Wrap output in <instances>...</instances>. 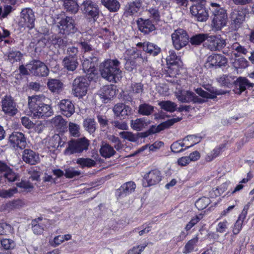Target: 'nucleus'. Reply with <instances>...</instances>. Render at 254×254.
I'll return each instance as SVG.
<instances>
[{
	"label": "nucleus",
	"mask_w": 254,
	"mask_h": 254,
	"mask_svg": "<svg viewBox=\"0 0 254 254\" xmlns=\"http://www.w3.org/2000/svg\"><path fill=\"white\" fill-rule=\"evenodd\" d=\"M51 123L52 125L60 129H64L66 126L67 122L61 116H56L52 120Z\"/></svg>",
	"instance_id": "obj_43"
},
{
	"label": "nucleus",
	"mask_w": 254,
	"mask_h": 254,
	"mask_svg": "<svg viewBox=\"0 0 254 254\" xmlns=\"http://www.w3.org/2000/svg\"><path fill=\"white\" fill-rule=\"evenodd\" d=\"M130 58L134 60H137L138 63L147 62L146 58H143L141 54V52L137 50H133L130 53Z\"/></svg>",
	"instance_id": "obj_57"
},
{
	"label": "nucleus",
	"mask_w": 254,
	"mask_h": 254,
	"mask_svg": "<svg viewBox=\"0 0 254 254\" xmlns=\"http://www.w3.org/2000/svg\"><path fill=\"white\" fill-rule=\"evenodd\" d=\"M225 147V145L223 144L216 147L212 151L207 154L205 158L206 161L210 162L217 157L222 152Z\"/></svg>",
	"instance_id": "obj_39"
},
{
	"label": "nucleus",
	"mask_w": 254,
	"mask_h": 254,
	"mask_svg": "<svg viewBox=\"0 0 254 254\" xmlns=\"http://www.w3.org/2000/svg\"><path fill=\"white\" fill-rule=\"evenodd\" d=\"M9 142L13 147L24 148L26 145V138L24 135L20 132H13L9 136Z\"/></svg>",
	"instance_id": "obj_19"
},
{
	"label": "nucleus",
	"mask_w": 254,
	"mask_h": 254,
	"mask_svg": "<svg viewBox=\"0 0 254 254\" xmlns=\"http://www.w3.org/2000/svg\"><path fill=\"white\" fill-rule=\"evenodd\" d=\"M49 89L53 92L59 93L63 88V84L59 79H49L47 83Z\"/></svg>",
	"instance_id": "obj_34"
},
{
	"label": "nucleus",
	"mask_w": 254,
	"mask_h": 254,
	"mask_svg": "<svg viewBox=\"0 0 254 254\" xmlns=\"http://www.w3.org/2000/svg\"><path fill=\"white\" fill-rule=\"evenodd\" d=\"M97 53L93 52L92 56L84 54L83 56V61L82 62V67L84 72L88 74L94 73L95 66L97 62Z\"/></svg>",
	"instance_id": "obj_11"
},
{
	"label": "nucleus",
	"mask_w": 254,
	"mask_h": 254,
	"mask_svg": "<svg viewBox=\"0 0 254 254\" xmlns=\"http://www.w3.org/2000/svg\"><path fill=\"white\" fill-rule=\"evenodd\" d=\"M23 160L26 163L35 165L39 159V156L34 151L31 149H25L22 155Z\"/></svg>",
	"instance_id": "obj_27"
},
{
	"label": "nucleus",
	"mask_w": 254,
	"mask_h": 254,
	"mask_svg": "<svg viewBox=\"0 0 254 254\" xmlns=\"http://www.w3.org/2000/svg\"><path fill=\"white\" fill-rule=\"evenodd\" d=\"M79 45L84 52L83 55L87 54V55L92 56L93 52H96L93 49L92 46L86 41H81L79 43Z\"/></svg>",
	"instance_id": "obj_53"
},
{
	"label": "nucleus",
	"mask_w": 254,
	"mask_h": 254,
	"mask_svg": "<svg viewBox=\"0 0 254 254\" xmlns=\"http://www.w3.org/2000/svg\"><path fill=\"white\" fill-rule=\"evenodd\" d=\"M136 46L142 47L144 51L153 56H157L161 52L160 48L157 45L149 42L138 43Z\"/></svg>",
	"instance_id": "obj_25"
},
{
	"label": "nucleus",
	"mask_w": 254,
	"mask_h": 254,
	"mask_svg": "<svg viewBox=\"0 0 254 254\" xmlns=\"http://www.w3.org/2000/svg\"><path fill=\"white\" fill-rule=\"evenodd\" d=\"M2 247L5 250L13 249L15 246L14 242L9 239H4L1 241Z\"/></svg>",
	"instance_id": "obj_59"
},
{
	"label": "nucleus",
	"mask_w": 254,
	"mask_h": 254,
	"mask_svg": "<svg viewBox=\"0 0 254 254\" xmlns=\"http://www.w3.org/2000/svg\"><path fill=\"white\" fill-rule=\"evenodd\" d=\"M210 203V200L208 197H203L199 198L195 203V205L198 210H203Z\"/></svg>",
	"instance_id": "obj_51"
},
{
	"label": "nucleus",
	"mask_w": 254,
	"mask_h": 254,
	"mask_svg": "<svg viewBox=\"0 0 254 254\" xmlns=\"http://www.w3.org/2000/svg\"><path fill=\"white\" fill-rule=\"evenodd\" d=\"M113 111L117 117H122L123 119L132 114L131 108L123 103L116 104L113 108Z\"/></svg>",
	"instance_id": "obj_24"
},
{
	"label": "nucleus",
	"mask_w": 254,
	"mask_h": 254,
	"mask_svg": "<svg viewBox=\"0 0 254 254\" xmlns=\"http://www.w3.org/2000/svg\"><path fill=\"white\" fill-rule=\"evenodd\" d=\"M64 67L68 71H73L79 65L76 57H65L63 60Z\"/></svg>",
	"instance_id": "obj_29"
},
{
	"label": "nucleus",
	"mask_w": 254,
	"mask_h": 254,
	"mask_svg": "<svg viewBox=\"0 0 254 254\" xmlns=\"http://www.w3.org/2000/svg\"><path fill=\"white\" fill-rule=\"evenodd\" d=\"M100 153L101 156L108 158L114 155L116 153L114 148L105 141H102L100 149Z\"/></svg>",
	"instance_id": "obj_30"
},
{
	"label": "nucleus",
	"mask_w": 254,
	"mask_h": 254,
	"mask_svg": "<svg viewBox=\"0 0 254 254\" xmlns=\"http://www.w3.org/2000/svg\"><path fill=\"white\" fill-rule=\"evenodd\" d=\"M166 60L168 64L173 65L177 63L179 58L176 55L175 52L172 50L169 51V56L167 57Z\"/></svg>",
	"instance_id": "obj_58"
},
{
	"label": "nucleus",
	"mask_w": 254,
	"mask_h": 254,
	"mask_svg": "<svg viewBox=\"0 0 254 254\" xmlns=\"http://www.w3.org/2000/svg\"><path fill=\"white\" fill-rule=\"evenodd\" d=\"M83 13L95 22L99 17L100 9L98 5L90 0L83 1L81 5Z\"/></svg>",
	"instance_id": "obj_8"
},
{
	"label": "nucleus",
	"mask_w": 254,
	"mask_h": 254,
	"mask_svg": "<svg viewBox=\"0 0 254 254\" xmlns=\"http://www.w3.org/2000/svg\"><path fill=\"white\" fill-rule=\"evenodd\" d=\"M187 144H188L184 142L183 139L182 140H179L173 143L171 145V149L172 151L174 153H179L186 149L183 147L187 146Z\"/></svg>",
	"instance_id": "obj_47"
},
{
	"label": "nucleus",
	"mask_w": 254,
	"mask_h": 254,
	"mask_svg": "<svg viewBox=\"0 0 254 254\" xmlns=\"http://www.w3.org/2000/svg\"><path fill=\"white\" fill-rule=\"evenodd\" d=\"M144 179L146 181L147 185L144 187H149L158 184L162 179L160 172L157 170H153L149 172L144 176Z\"/></svg>",
	"instance_id": "obj_21"
},
{
	"label": "nucleus",
	"mask_w": 254,
	"mask_h": 254,
	"mask_svg": "<svg viewBox=\"0 0 254 254\" xmlns=\"http://www.w3.org/2000/svg\"><path fill=\"white\" fill-rule=\"evenodd\" d=\"M88 85L89 83L87 79L80 76L74 80L72 91L76 97H82L86 95Z\"/></svg>",
	"instance_id": "obj_10"
},
{
	"label": "nucleus",
	"mask_w": 254,
	"mask_h": 254,
	"mask_svg": "<svg viewBox=\"0 0 254 254\" xmlns=\"http://www.w3.org/2000/svg\"><path fill=\"white\" fill-rule=\"evenodd\" d=\"M190 11L198 21L204 22L208 18V10L204 6L203 4L191 6Z\"/></svg>",
	"instance_id": "obj_15"
},
{
	"label": "nucleus",
	"mask_w": 254,
	"mask_h": 254,
	"mask_svg": "<svg viewBox=\"0 0 254 254\" xmlns=\"http://www.w3.org/2000/svg\"><path fill=\"white\" fill-rule=\"evenodd\" d=\"M16 188H13L7 190H0V197L2 198H9L17 192Z\"/></svg>",
	"instance_id": "obj_54"
},
{
	"label": "nucleus",
	"mask_w": 254,
	"mask_h": 254,
	"mask_svg": "<svg viewBox=\"0 0 254 254\" xmlns=\"http://www.w3.org/2000/svg\"><path fill=\"white\" fill-rule=\"evenodd\" d=\"M203 44L204 46L212 52L220 51L226 46V40L220 35L209 36Z\"/></svg>",
	"instance_id": "obj_7"
},
{
	"label": "nucleus",
	"mask_w": 254,
	"mask_h": 254,
	"mask_svg": "<svg viewBox=\"0 0 254 254\" xmlns=\"http://www.w3.org/2000/svg\"><path fill=\"white\" fill-rule=\"evenodd\" d=\"M0 180H7L9 182H13L16 181L18 176L9 167L6 163L0 160Z\"/></svg>",
	"instance_id": "obj_16"
},
{
	"label": "nucleus",
	"mask_w": 254,
	"mask_h": 254,
	"mask_svg": "<svg viewBox=\"0 0 254 254\" xmlns=\"http://www.w3.org/2000/svg\"><path fill=\"white\" fill-rule=\"evenodd\" d=\"M1 108L4 114L9 116H14L18 111L16 103L10 96H5L2 98Z\"/></svg>",
	"instance_id": "obj_14"
},
{
	"label": "nucleus",
	"mask_w": 254,
	"mask_h": 254,
	"mask_svg": "<svg viewBox=\"0 0 254 254\" xmlns=\"http://www.w3.org/2000/svg\"><path fill=\"white\" fill-rule=\"evenodd\" d=\"M116 94V89L112 85L104 86L99 91V95L104 103H107Z\"/></svg>",
	"instance_id": "obj_22"
},
{
	"label": "nucleus",
	"mask_w": 254,
	"mask_h": 254,
	"mask_svg": "<svg viewBox=\"0 0 254 254\" xmlns=\"http://www.w3.org/2000/svg\"><path fill=\"white\" fill-rule=\"evenodd\" d=\"M246 14L243 10H233L231 13L232 27L236 30L240 28L245 20Z\"/></svg>",
	"instance_id": "obj_18"
},
{
	"label": "nucleus",
	"mask_w": 254,
	"mask_h": 254,
	"mask_svg": "<svg viewBox=\"0 0 254 254\" xmlns=\"http://www.w3.org/2000/svg\"><path fill=\"white\" fill-rule=\"evenodd\" d=\"M130 93L133 94H139L143 92V85L140 83H135L131 86Z\"/></svg>",
	"instance_id": "obj_63"
},
{
	"label": "nucleus",
	"mask_w": 254,
	"mask_h": 254,
	"mask_svg": "<svg viewBox=\"0 0 254 254\" xmlns=\"http://www.w3.org/2000/svg\"><path fill=\"white\" fill-rule=\"evenodd\" d=\"M28 68L31 74L38 76H47L49 72L46 65L37 60L32 61L28 64Z\"/></svg>",
	"instance_id": "obj_9"
},
{
	"label": "nucleus",
	"mask_w": 254,
	"mask_h": 254,
	"mask_svg": "<svg viewBox=\"0 0 254 254\" xmlns=\"http://www.w3.org/2000/svg\"><path fill=\"white\" fill-rule=\"evenodd\" d=\"M171 39L175 49L179 50L188 44L189 36L186 31L179 28L171 34Z\"/></svg>",
	"instance_id": "obj_6"
},
{
	"label": "nucleus",
	"mask_w": 254,
	"mask_h": 254,
	"mask_svg": "<svg viewBox=\"0 0 254 254\" xmlns=\"http://www.w3.org/2000/svg\"><path fill=\"white\" fill-rule=\"evenodd\" d=\"M17 187L30 191L33 188V185L27 181H21L20 183H16Z\"/></svg>",
	"instance_id": "obj_61"
},
{
	"label": "nucleus",
	"mask_w": 254,
	"mask_h": 254,
	"mask_svg": "<svg viewBox=\"0 0 254 254\" xmlns=\"http://www.w3.org/2000/svg\"><path fill=\"white\" fill-rule=\"evenodd\" d=\"M76 163L81 166L82 168H91L95 166L96 161L89 158H80L77 159Z\"/></svg>",
	"instance_id": "obj_42"
},
{
	"label": "nucleus",
	"mask_w": 254,
	"mask_h": 254,
	"mask_svg": "<svg viewBox=\"0 0 254 254\" xmlns=\"http://www.w3.org/2000/svg\"><path fill=\"white\" fill-rule=\"evenodd\" d=\"M120 64V61L116 59L105 60L100 65L102 77L110 82H117L122 77Z\"/></svg>",
	"instance_id": "obj_1"
},
{
	"label": "nucleus",
	"mask_w": 254,
	"mask_h": 254,
	"mask_svg": "<svg viewBox=\"0 0 254 254\" xmlns=\"http://www.w3.org/2000/svg\"><path fill=\"white\" fill-rule=\"evenodd\" d=\"M21 22L24 26L31 29L34 27L35 17L33 11L29 8H25L21 11Z\"/></svg>",
	"instance_id": "obj_17"
},
{
	"label": "nucleus",
	"mask_w": 254,
	"mask_h": 254,
	"mask_svg": "<svg viewBox=\"0 0 254 254\" xmlns=\"http://www.w3.org/2000/svg\"><path fill=\"white\" fill-rule=\"evenodd\" d=\"M13 231L12 226L5 222L0 223V235H6L11 234Z\"/></svg>",
	"instance_id": "obj_52"
},
{
	"label": "nucleus",
	"mask_w": 254,
	"mask_h": 254,
	"mask_svg": "<svg viewBox=\"0 0 254 254\" xmlns=\"http://www.w3.org/2000/svg\"><path fill=\"white\" fill-rule=\"evenodd\" d=\"M83 127L90 134H93L96 130V122L94 119L87 118L83 121Z\"/></svg>",
	"instance_id": "obj_40"
},
{
	"label": "nucleus",
	"mask_w": 254,
	"mask_h": 254,
	"mask_svg": "<svg viewBox=\"0 0 254 254\" xmlns=\"http://www.w3.org/2000/svg\"><path fill=\"white\" fill-rule=\"evenodd\" d=\"M149 123V121L145 119V118H142L136 119L135 120H131L130 125L133 129L140 131L147 127Z\"/></svg>",
	"instance_id": "obj_33"
},
{
	"label": "nucleus",
	"mask_w": 254,
	"mask_h": 254,
	"mask_svg": "<svg viewBox=\"0 0 254 254\" xmlns=\"http://www.w3.org/2000/svg\"><path fill=\"white\" fill-rule=\"evenodd\" d=\"M58 28L59 33L65 36L75 33L77 30L74 20L72 17L64 16L63 14L57 15L55 20Z\"/></svg>",
	"instance_id": "obj_4"
},
{
	"label": "nucleus",
	"mask_w": 254,
	"mask_h": 254,
	"mask_svg": "<svg viewBox=\"0 0 254 254\" xmlns=\"http://www.w3.org/2000/svg\"><path fill=\"white\" fill-rule=\"evenodd\" d=\"M182 120V118H176L168 120L165 122L161 123V126L163 129L169 128L171 126H173L175 123L180 121Z\"/></svg>",
	"instance_id": "obj_60"
},
{
	"label": "nucleus",
	"mask_w": 254,
	"mask_h": 254,
	"mask_svg": "<svg viewBox=\"0 0 254 254\" xmlns=\"http://www.w3.org/2000/svg\"><path fill=\"white\" fill-rule=\"evenodd\" d=\"M154 111V107L146 103L142 104L138 107V113L143 116H149Z\"/></svg>",
	"instance_id": "obj_45"
},
{
	"label": "nucleus",
	"mask_w": 254,
	"mask_h": 254,
	"mask_svg": "<svg viewBox=\"0 0 254 254\" xmlns=\"http://www.w3.org/2000/svg\"><path fill=\"white\" fill-rule=\"evenodd\" d=\"M176 96L178 100L182 103H202L203 101L193 92L188 90H179L176 92Z\"/></svg>",
	"instance_id": "obj_12"
},
{
	"label": "nucleus",
	"mask_w": 254,
	"mask_h": 254,
	"mask_svg": "<svg viewBox=\"0 0 254 254\" xmlns=\"http://www.w3.org/2000/svg\"><path fill=\"white\" fill-rule=\"evenodd\" d=\"M235 89H234L235 93L240 94L244 91L247 88L253 87L254 84L250 82L245 77H240L234 82Z\"/></svg>",
	"instance_id": "obj_23"
},
{
	"label": "nucleus",
	"mask_w": 254,
	"mask_h": 254,
	"mask_svg": "<svg viewBox=\"0 0 254 254\" xmlns=\"http://www.w3.org/2000/svg\"><path fill=\"white\" fill-rule=\"evenodd\" d=\"M64 5L66 10L71 13H76L79 9L76 0H64Z\"/></svg>",
	"instance_id": "obj_37"
},
{
	"label": "nucleus",
	"mask_w": 254,
	"mask_h": 254,
	"mask_svg": "<svg viewBox=\"0 0 254 254\" xmlns=\"http://www.w3.org/2000/svg\"><path fill=\"white\" fill-rule=\"evenodd\" d=\"M22 57V54L19 51H11L8 55V59L11 63H14L20 61Z\"/></svg>",
	"instance_id": "obj_56"
},
{
	"label": "nucleus",
	"mask_w": 254,
	"mask_h": 254,
	"mask_svg": "<svg viewBox=\"0 0 254 254\" xmlns=\"http://www.w3.org/2000/svg\"><path fill=\"white\" fill-rule=\"evenodd\" d=\"M201 138L195 135H188L183 138V141L185 142L187 146H186L185 149H188L194 145L200 142Z\"/></svg>",
	"instance_id": "obj_44"
},
{
	"label": "nucleus",
	"mask_w": 254,
	"mask_h": 254,
	"mask_svg": "<svg viewBox=\"0 0 254 254\" xmlns=\"http://www.w3.org/2000/svg\"><path fill=\"white\" fill-rule=\"evenodd\" d=\"M198 238L197 236H196L189 241L184 247V253L187 254L191 252L194 250L195 246L198 242Z\"/></svg>",
	"instance_id": "obj_48"
},
{
	"label": "nucleus",
	"mask_w": 254,
	"mask_h": 254,
	"mask_svg": "<svg viewBox=\"0 0 254 254\" xmlns=\"http://www.w3.org/2000/svg\"><path fill=\"white\" fill-rule=\"evenodd\" d=\"M89 140L85 137L76 140H72L68 142V146L64 151L66 155H70L74 153H82L88 149Z\"/></svg>",
	"instance_id": "obj_5"
},
{
	"label": "nucleus",
	"mask_w": 254,
	"mask_h": 254,
	"mask_svg": "<svg viewBox=\"0 0 254 254\" xmlns=\"http://www.w3.org/2000/svg\"><path fill=\"white\" fill-rule=\"evenodd\" d=\"M227 62V59L223 55L213 54L207 57L205 66L208 68L220 67L222 66H225Z\"/></svg>",
	"instance_id": "obj_13"
},
{
	"label": "nucleus",
	"mask_w": 254,
	"mask_h": 254,
	"mask_svg": "<svg viewBox=\"0 0 254 254\" xmlns=\"http://www.w3.org/2000/svg\"><path fill=\"white\" fill-rule=\"evenodd\" d=\"M146 245H139L136 247H133L129 250L127 254H141V252L144 250Z\"/></svg>",
	"instance_id": "obj_64"
},
{
	"label": "nucleus",
	"mask_w": 254,
	"mask_h": 254,
	"mask_svg": "<svg viewBox=\"0 0 254 254\" xmlns=\"http://www.w3.org/2000/svg\"><path fill=\"white\" fill-rule=\"evenodd\" d=\"M101 2L111 12L118 11L121 6L118 0H101Z\"/></svg>",
	"instance_id": "obj_32"
},
{
	"label": "nucleus",
	"mask_w": 254,
	"mask_h": 254,
	"mask_svg": "<svg viewBox=\"0 0 254 254\" xmlns=\"http://www.w3.org/2000/svg\"><path fill=\"white\" fill-rule=\"evenodd\" d=\"M25 205V203L21 199H15L6 203L4 206V209L10 211L15 209H19Z\"/></svg>",
	"instance_id": "obj_36"
},
{
	"label": "nucleus",
	"mask_w": 254,
	"mask_h": 254,
	"mask_svg": "<svg viewBox=\"0 0 254 254\" xmlns=\"http://www.w3.org/2000/svg\"><path fill=\"white\" fill-rule=\"evenodd\" d=\"M81 173L79 171L75 170L74 168L69 167L65 169L64 176L67 178H72L79 176Z\"/></svg>",
	"instance_id": "obj_55"
},
{
	"label": "nucleus",
	"mask_w": 254,
	"mask_h": 254,
	"mask_svg": "<svg viewBox=\"0 0 254 254\" xmlns=\"http://www.w3.org/2000/svg\"><path fill=\"white\" fill-rule=\"evenodd\" d=\"M58 106L62 114L66 117H70L75 112V108L72 102L68 99H63Z\"/></svg>",
	"instance_id": "obj_20"
},
{
	"label": "nucleus",
	"mask_w": 254,
	"mask_h": 254,
	"mask_svg": "<svg viewBox=\"0 0 254 254\" xmlns=\"http://www.w3.org/2000/svg\"><path fill=\"white\" fill-rule=\"evenodd\" d=\"M210 10L213 15L212 26L215 31H220L227 23V15L226 10L216 3L210 4Z\"/></svg>",
	"instance_id": "obj_3"
},
{
	"label": "nucleus",
	"mask_w": 254,
	"mask_h": 254,
	"mask_svg": "<svg viewBox=\"0 0 254 254\" xmlns=\"http://www.w3.org/2000/svg\"><path fill=\"white\" fill-rule=\"evenodd\" d=\"M207 38V34H197L191 37L190 40L189 39V42H190L192 46H197L200 45L203 42L206 41Z\"/></svg>",
	"instance_id": "obj_35"
},
{
	"label": "nucleus",
	"mask_w": 254,
	"mask_h": 254,
	"mask_svg": "<svg viewBox=\"0 0 254 254\" xmlns=\"http://www.w3.org/2000/svg\"><path fill=\"white\" fill-rule=\"evenodd\" d=\"M139 30L145 34L149 33L155 30V26L149 19L139 18L137 21Z\"/></svg>",
	"instance_id": "obj_26"
},
{
	"label": "nucleus",
	"mask_w": 254,
	"mask_h": 254,
	"mask_svg": "<svg viewBox=\"0 0 254 254\" xmlns=\"http://www.w3.org/2000/svg\"><path fill=\"white\" fill-rule=\"evenodd\" d=\"M44 99L45 97L43 95L29 97V108L34 117L38 118L49 117L53 114L52 107L42 102Z\"/></svg>",
	"instance_id": "obj_2"
},
{
	"label": "nucleus",
	"mask_w": 254,
	"mask_h": 254,
	"mask_svg": "<svg viewBox=\"0 0 254 254\" xmlns=\"http://www.w3.org/2000/svg\"><path fill=\"white\" fill-rule=\"evenodd\" d=\"M136 185L133 182H128L123 184L118 190L119 196H124L133 191Z\"/></svg>",
	"instance_id": "obj_31"
},
{
	"label": "nucleus",
	"mask_w": 254,
	"mask_h": 254,
	"mask_svg": "<svg viewBox=\"0 0 254 254\" xmlns=\"http://www.w3.org/2000/svg\"><path fill=\"white\" fill-rule=\"evenodd\" d=\"M67 40L65 37L62 38L57 35L51 36V42L53 45H58L59 47H64L66 45Z\"/></svg>",
	"instance_id": "obj_50"
},
{
	"label": "nucleus",
	"mask_w": 254,
	"mask_h": 254,
	"mask_svg": "<svg viewBox=\"0 0 254 254\" xmlns=\"http://www.w3.org/2000/svg\"><path fill=\"white\" fill-rule=\"evenodd\" d=\"M160 108L169 112L172 113L177 110V104L171 101H162L158 103Z\"/></svg>",
	"instance_id": "obj_38"
},
{
	"label": "nucleus",
	"mask_w": 254,
	"mask_h": 254,
	"mask_svg": "<svg viewBox=\"0 0 254 254\" xmlns=\"http://www.w3.org/2000/svg\"><path fill=\"white\" fill-rule=\"evenodd\" d=\"M195 92L198 94L200 96L210 99H214L216 97V95H220L224 94L225 92H221L220 91L216 90L214 93L210 94L207 92L204 91L201 88H197L195 90Z\"/></svg>",
	"instance_id": "obj_41"
},
{
	"label": "nucleus",
	"mask_w": 254,
	"mask_h": 254,
	"mask_svg": "<svg viewBox=\"0 0 254 254\" xmlns=\"http://www.w3.org/2000/svg\"><path fill=\"white\" fill-rule=\"evenodd\" d=\"M41 218H38L35 219L32 221V229L34 234L37 235H40L42 233L44 228L43 225L41 223H39V221H41Z\"/></svg>",
	"instance_id": "obj_49"
},
{
	"label": "nucleus",
	"mask_w": 254,
	"mask_h": 254,
	"mask_svg": "<svg viewBox=\"0 0 254 254\" xmlns=\"http://www.w3.org/2000/svg\"><path fill=\"white\" fill-rule=\"evenodd\" d=\"M79 127L77 124L70 123L69 124V130L71 134L74 136L79 135Z\"/></svg>",
	"instance_id": "obj_62"
},
{
	"label": "nucleus",
	"mask_w": 254,
	"mask_h": 254,
	"mask_svg": "<svg viewBox=\"0 0 254 254\" xmlns=\"http://www.w3.org/2000/svg\"><path fill=\"white\" fill-rule=\"evenodd\" d=\"M232 76L223 75L217 79V81L222 86L229 87L234 82Z\"/></svg>",
	"instance_id": "obj_46"
},
{
	"label": "nucleus",
	"mask_w": 254,
	"mask_h": 254,
	"mask_svg": "<svg viewBox=\"0 0 254 254\" xmlns=\"http://www.w3.org/2000/svg\"><path fill=\"white\" fill-rule=\"evenodd\" d=\"M141 6V3L139 0L128 2L125 6V14L127 16L133 15L139 11Z\"/></svg>",
	"instance_id": "obj_28"
}]
</instances>
